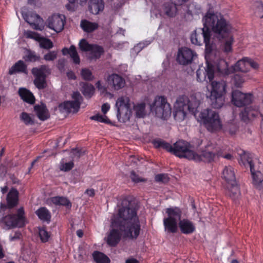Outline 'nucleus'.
I'll return each instance as SVG.
<instances>
[{"instance_id":"nucleus-1","label":"nucleus","mask_w":263,"mask_h":263,"mask_svg":"<svg viewBox=\"0 0 263 263\" xmlns=\"http://www.w3.org/2000/svg\"><path fill=\"white\" fill-rule=\"evenodd\" d=\"M112 229L106 242L111 247L119 242L122 234L124 238L136 239L139 235L140 224L137 215V209L127 200H123L118 212L111 219Z\"/></svg>"},{"instance_id":"nucleus-2","label":"nucleus","mask_w":263,"mask_h":263,"mask_svg":"<svg viewBox=\"0 0 263 263\" xmlns=\"http://www.w3.org/2000/svg\"><path fill=\"white\" fill-rule=\"evenodd\" d=\"M205 26L211 28L213 35L219 42L220 49L228 54L232 51L234 28L230 22L220 13L208 12L203 17Z\"/></svg>"},{"instance_id":"nucleus-3","label":"nucleus","mask_w":263,"mask_h":263,"mask_svg":"<svg viewBox=\"0 0 263 263\" xmlns=\"http://www.w3.org/2000/svg\"><path fill=\"white\" fill-rule=\"evenodd\" d=\"M165 212L167 216L163 218V222L164 231L167 233H176L178 227L183 234H191L196 231L195 224L192 221L187 218L181 219L182 211L180 208H167Z\"/></svg>"},{"instance_id":"nucleus-4","label":"nucleus","mask_w":263,"mask_h":263,"mask_svg":"<svg viewBox=\"0 0 263 263\" xmlns=\"http://www.w3.org/2000/svg\"><path fill=\"white\" fill-rule=\"evenodd\" d=\"M210 85L206 86L211 106L214 108H221L224 103V95L226 93L227 83L223 80L216 81L213 79L210 82Z\"/></svg>"},{"instance_id":"nucleus-5","label":"nucleus","mask_w":263,"mask_h":263,"mask_svg":"<svg viewBox=\"0 0 263 263\" xmlns=\"http://www.w3.org/2000/svg\"><path fill=\"white\" fill-rule=\"evenodd\" d=\"M210 133H216L220 131L223 127L219 114L215 110L207 108L202 110L197 118Z\"/></svg>"},{"instance_id":"nucleus-6","label":"nucleus","mask_w":263,"mask_h":263,"mask_svg":"<svg viewBox=\"0 0 263 263\" xmlns=\"http://www.w3.org/2000/svg\"><path fill=\"white\" fill-rule=\"evenodd\" d=\"M202 22H203L202 21ZM204 27L196 29L191 35V41L192 44L196 45H201L205 44V53L207 54L211 53L213 50V45L210 42L211 28L205 26L203 22Z\"/></svg>"},{"instance_id":"nucleus-7","label":"nucleus","mask_w":263,"mask_h":263,"mask_svg":"<svg viewBox=\"0 0 263 263\" xmlns=\"http://www.w3.org/2000/svg\"><path fill=\"white\" fill-rule=\"evenodd\" d=\"M173 154L179 158H185L197 162L202 159L199 154L191 149L190 143L184 140H179L173 144Z\"/></svg>"},{"instance_id":"nucleus-8","label":"nucleus","mask_w":263,"mask_h":263,"mask_svg":"<svg viewBox=\"0 0 263 263\" xmlns=\"http://www.w3.org/2000/svg\"><path fill=\"white\" fill-rule=\"evenodd\" d=\"M152 111L160 118L166 119L171 114V107L167 99L163 96H157L151 105Z\"/></svg>"},{"instance_id":"nucleus-9","label":"nucleus","mask_w":263,"mask_h":263,"mask_svg":"<svg viewBox=\"0 0 263 263\" xmlns=\"http://www.w3.org/2000/svg\"><path fill=\"white\" fill-rule=\"evenodd\" d=\"M116 107L119 121L123 123L128 121L132 115L129 98L126 96L119 98L116 101Z\"/></svg>"},{"instance_id":"nucleus-10","label":"nucleus","mask_w":263,"mask_h":263,"mask_svg":"<svg viewBox=\"0 0 263 263\" xmlns=\"http://www.w3.org/2000/svg\"><path fill=\"white\" fill-rule=\"evenodd\" d=\"M24 211L23 208L18 209L16 214L8 215L1 220V223L5 226L4 228L11 229L15 227L21 228L26 224Z\"/></svg>"},{"instance_id":"nucleus-11","label":"nucleus","mask_w":263,"mask_h":263,"mask_svg":"<svg viewBox=\"0 0 263 263\" xmlns=\"http://www.w3.org/2000/svg\"><path fill=\"white\" fill-rule=\"evenodd\" d=\"M242 159L246 161L250 166L253 184L257 189L260 190L263 182V175L260 171H256L254 167V164L259 162V160L257 158H254L253 155L250 153H245Z\"/></svg>"},{"instance_id":"nucleus-12","label":"nucleus","mask_w":263,"mask_h":263,"mask_svg":"<svg viewBox=\"0 0 263 263\" xmlns=\"http://www.w3.org/2000/svg\"><path fill=\"white\" fill-rule=\"evenodd\" d=\"M31 72L35 79L34 84L39 89H43L47 86V75L50 72V69L47 65H41L39 67H34Z\"/></svg>"},{"instance_id":"nucleus-13","label":"nucleus","mask_w":263,"mask_h":263,"mask_svg":"<svg viewBox=\"0 0 263 263\" xmlns=\"http://www.w3.org/2000/svg\"><path fill=\"white\" fill-rule=\"evenodd\" d=\"M79 46L81 50L89 52L88 58L90 60L100 58L104 52L102 46L97 44H90L85 39H82L79 42Z\"/></svg>"},{"instance_id":"nucleus-14","label":"nucleus","mask_w":263,"mask_h":263,"mask_svg":"<svg viewBox=\"0 0 263 263\" xmlns=\"http://www.w3.org/2000/svg\"><path fill=\"white\" fill-rule=\"evenodd\" d=\"M73 101L64 102L59 105V109L64 112H76L78 111L82 97L78 91L74 92L72 96Z\"/></svg>"},{"instance_id":"nucleus-15","label":"nucleus","mask_w":263,"mask_h":263,"mask_svg":"<svg viewBox=\"0 0 263 263\" xmlns=\"http://www.w3.org/2000/svg\"><path fill=\"white\" fill-rule=\"evenodd\" d=\"M253 101V95L250 93H244L239 90L232 93V102L237 107H241L251 104Z\"/></svg>"},{"instance_id":"nucleus-16","label":"nucleus","mask_w":263,"mask_h":263,"mask_svg":"<svg viewBox=\"0 0 263 263\" xmlns=\"http://www.w3.org/2000/svg\"><path fill=\"white\" fill-rule=\"evenodd\" d=\"M214 69L213 65L207 62L205 67L199 68L196 71L197 81L199 82H211L214 79Z\"/></svg>"},{"instance_id":"nucleus-17","label":"nucleus","mask_w":263,"mask_h":263,"mask_svg":"<svg viewBox=\"0 0 263 263\" xmlns=\"http://www.w3.org/2000/svg\"><path fill=\"white\" fill-rule=\"evenodd\" d=\"M196 55V53L190 49L182 47L178 50L176 61L181 65H189L192 62L194 58Z\"/></svg>"},{"instance_id":"nucleus-18","label":"nucleus","mask_w":263,"mask_h":263,"mask_svg":"<svg viewBox=\"0 0 263 263\" xmlns=\"http://www.w3.org/2000/svg\"><path fill=\"white\" fill-rule=\"evenodd\" d=\"M22 16L32 28L36 30H42L44 29V20L38 14L34 13L29 14L22 13Z\"/></svg>"},{"instance_id":"nucleus-19","label":"nucleus","mask_w":263,"mask_h":263,"mask_svg":"<svg viewBox=\"0 0 263 263\" xmlns=\"http://www.w3.org/2000/svg\"><path fill=\"white\" fill-rule=\"evenodd\" d=\"M185 101L186 102V100L184 97H178L174 105V117L175 119L178 122L184 120L186 116L187 111L183 105Z\"/></svg>"},{"instance_id":"nucleus-20","label":"nucleus","mask_w":263,"mask_h":263,"mask_svg":"<svg viewBox=\"0 0 263 263\" xmlns=\"http://www.w3.org/2000/svg\"><path fill=\"white\" fill-rule=\"evenodd\" d=\"M65 23V17L62 14H54L47 20L48 27L56 32H60L63 30Z\"/></svg>"},{"instance_id":"nucleus-21","label":"nucleus","mask_w":263,"mask_h":263,"mask_svg":"<svg viewBox=\"0 0 263 263\" xmlns=\"http://www.w3.org/2000/svg\"><path fill=\"white\" fill-rule=\"evenodd\" d=\"M26 37L33 39L40 42L41 48L49 49L53 47L52 42L49 40L40 36V35L32 31H27L24 33Z\"/></svg>"},{"instance_id":"nucleus-22","label":"nucleus","mask_w":263,"mask_h":263,"mask_svg":"<svg viewBox=\"0 0 263 263\" xmlns=\"http://www.w3.org/2000/svg\"><path fill=\"white\" fill-rule=\"evenodd\" d=\"M108 86L116 90H119L123 88L125 84L124 79L117 74H111L109 75L107 80Z\"/></svg>"},{"instance_id":"nucleus-23","label":"nucleus","mask_w":263,"mask_h":263,"mask_svg":"<svg viewBox=\"0 0 263 263\" xmlns=\"http://www.w3.org/2000/svg\"><path fill=\"white\" fill-rule=\"evenodd\" d=\"M259 114V106L256 105L246 107L240 114L241 119L247 122L251 118H254Z\"/></svg>"},{"instance_id":"nucleus-24","label":"nucleus","mask_w":263,"mask_h":263,"mask_svg":"<svg viewBox=\"0 0 263 263\" xmlns=\"http://www.w3.org/2000/svg\"><path fill=\"white\" fill-rule=\"evenodd\" d=\"M179 97H184L185 98L186 102L185 101V102H184L185 103L183 104L184 106L185 107L187 111H189L192 114L196 116L197 109L200 104L199 101L193 96L191 97L190 99L184 95L180 96Z\"/></svg>"},{"instance_id":"nucleus-25","label":"nucleus","mask_w":263,"mask_h":263,"mask_svg":"<svg viewBox=\"0 0 263 263\" xmlns=\"http://www.w3.org/2000/svg\"><path fill=\"white\" fill-rule=\"evenodd\" d=\"M215 67L217 72L222 76H228L233 73L232 66L229 68L228 63L223 59L216 60Z\"/></svg>"},{"instance_id":"nucleus-26","label":"nucleus","mask_w":263,"mask_h":263,"mask_svg":"<svg viewBox=\"0 0 263 263\" xmlns=\"http://www.w3.org/2000/svg\"><path fill=\"white\" fill-rule=\"evenodd\" d=\"M211 146L208 145L206 147V149L203 151L201 155H199L201 157V159L199 161H203L207 162H210L214 160L216 156L218 157L221 156L220 154L216 148H214L213 151H211Z\"/></svg>"},{"instance_id":"nucleus-27","label":"nucleus","mask_w":263,"mask_h":263,"mask_svg":"<svg viewBox=\"0 0 263 263\" xmlns=\"http://www.w3.org/2000/svg\"><path fill=\"white\" fill-rule=\"evenodd\" d=\"M222 177L228 185L236 181L234 168L231 166L224 167L222 172Z\"/></svg>"},{"instance_id":"nucleus-28","label":"nucleus","mask_w":263,"mask_h":263,"mask_svg":"<svg viewBox=\"0 0 263 263\" xmlns=\"http://www.w3.org/2000/svg\"><path fill=\"white\" fill-rule=\"evenodd\" d=\"M162 13L169 17H175L177 13L176 5L171 2L164 3L162 7Z\"/></svg>"},{"instance_id":"nucleus-29","label":"nucleus","mask_w":263,"mask_h":263,"mask_svg":"<svg viewBox=\"0 0 263 263\" xmlns=\"http://www.w3.org/2000/svg\"><path fill=\"white\" fill-rule=\"evenodd\" d=\"M104 4L103 0H90L89 10L93 14H98L103 10Z\"/></svg>"},{"instance_id":"nucleus-30","label":"nucleus","mask_w":263,"mask_h":263,"mask_svg":"<svg viewBox=\"0 0 263 263\" xmlns=\"http://www.w3.org/2000/svg\"><path fill=\"white\" fill-rule=\"evenodd\" d=\"M34 109L40 120L45 121L49 117L48 110L45 104L35 105Z\"/></svg>"},{"instance_id":"nucleus-31","label":"nucleus","mask_w":263,"mask_h":263,"mask_svg":"<svg viewBox=\"0 0 263 263\" xmlns=\"http://www.w3.org/2000/svg\"><path fill=\"white\" fill-rule=\"evenodd\" d=\"M62 52L63 55L69 54L73 62L76 64H79L80 62V57L74 45L70 46L69 48H64Z\"/></svg>"},{"instance_id":"nucleus-32","label":"nucleus","mask_w":263,"mask_h":263,"mask_svg":"<svg viewBox=\"0 0 263 263\" xmlns=\"http://www.w3.org/2000/svg\"><path fill=\"white\" fill-rule=\"evenodd\" d=\"M18 94L24 102L30 104H34L35 98L33 94L27 89L20 88L18 90Z\"/></svg>"},{"instance_id":"nucleus-33","label":"nucleus","mask_w":263,"mask_h":263,"mask_svg":"<svg viewBox=\"0 0 263 263\" xmlns=\"http://www.w3.org/2000/svg\"><path fill=\"white\" fill-rule=\"evenodd\" d=\"M228 185L227 187L228 194L233 200H237L240 196V192L236 181Z\"/></svg>"},{"instance_id":"nucleus-34","label":"nucleus","mask_w":263,"mask_h":263,"mask_svg":"<svg viewBox=\"0 0 263 263\" xmlns=\"http://www.w3.org/2000/svg\"><path fill=\"white\" fill-rule=\"evenodd\" d=\"M16 72L27 73V65L24 61L19 60L10 68L9 71L10 74H13Z\"/></svg>"},{"instance_id":"nucleus-35","label":"nucleus","mask_w":263,"mask_h":263,"mask_svg":"<svg viewBox=\"0 0 263 263\" xmlns=\"http://www.w3.org/2000/svg\"><path fill=\"white\" fill-rule=\"evenodd\" d=\"M35 214L39 219L48 223L50 221L51 214L49 211L45 207H41L35 211Z\"/></svg>"},{"instance_id":"nucleus-36","label":"nucleus","mask_w":263,"mask_h":263,"mask_svg":"<svg viewBox=\"0 0 263 263\" xmlns=\"http://www.w3.org/2000/svg\"><path fill=\"white\" fill-rule=\"evenodd\" d=\"M81 27L86 32H91L97 29L99 25L96 22H91L86 20H82L80 24Z\"/></svg>"},{"instance_id":"nucleus-37","label":"nucleus","mask_w":263,"mask_h":263,"mask_svg":"<svg viewBox=\"0 0 263 263\" xmlns=\"http://www.w3.org/2000/svg\"><path fill=\"white\" fill-rule=\"evenodd\" d=\"M18 193L16 189L11 190L7 197V200L8 205L10 207H13L15 206L18 201Z\"/></svg>"},{"instance_id":"nucleus-38","label":"nucleus","mask_w":263,"mask_h":263,"mask_svg":"<svg viewBox=\"0 0 263 263\" xmlns=\"http://www.w3.org/2000/svg\"><path fill=\"white\" fill-rule=\"evenodd\" d=\"M51 201L56 205L65 206L67 208L71 207L70 201L64 197L55 196L50 198Z\"/></svg>"},{"instance_id":"nucleus-39","label":"nucleus","mask_w":263,"mask_h":263,"mask_svg":"<svg viewBox=\"0 0 263 263\" xmlns=\"http://www.w3.org/2000/svg\"><path fill=\"white\" fill-rule=\"evenodd\" d=\"M232 70L233 72L237 71L242 72H246L248 71L249 70L248 64H247L246 58L239 60L234 66H232Z\"/></svg>"},{"instance_id":"nucleus-40","label":"nucleus","mask_w":263,"mask_h":263,"mask_svg":"<svg viewBox=\"0 0 263 263\" xmlns=\"http://www.w3.org/2000/svg\"><path fill=\"white\" fill-rule=\"evenodd\" d=\"M153 143L155 147H162L166 149L167 151L173 154V145H171L170 143L161 139L154 140Z\"/></svg>"},{"instance_id":"nucleus-41","label":"nucleus","mask_w":263,"mask_h":263,"mask_svg":"<svg viewBox=\"0 0 263 263\" xmlns=\"http://www.w3.org/2000/svg\"><path fill=\"white\" fill-rule=\"evenodd\" d=\"M93 257L97 263H109V258L103 253L96 251L93 254Z\"/></svg>"},{"instance_id":"nucleus-42","label":"nucleus","mask_w":263,"mask_h":263,"mask_svg":"<svg viewBox=\"0 0 263 263\" xmlns=\"http://www.w3.org/2000/svg\"><path fill=\"white\" fill-rule=\"evenodd\" d=\"M134 110L137 118H143L145 115V104L141 103L134 106Z\"/></svg>"},{"instance_id":"nucleus-43","label":"nucleus","mask_w":263,"mask_h":263,"mask_svg":"<svg viewBox=\"0 0 263 263\" xmlns=\"http://www.w3.org/2000/svg\"><path fill=\"white\" fill-rule=\"evenodd\" d=\"M94 90L95 88L93 85L87 83H83L82 92L85 97L90 98L93 95Z\"/></svg>"},{"instance_id":"nucleus-44","label":"nucleus","mask_w":263,"mask_h":263,"mask_svg":"<svg viewBox=\"0 0 263 263\" xmlns=\"http://www.w3.org/2000/svg\"><path fill=\"white\" fill-rule=\"evenodd\" d=\"M39 235L43 243L47 242L50 237V234L44 227L39 229Z\"/></svg>"},{"instance_id":"nucleus-45","label":"nucleus","mask_w":263,"mask_h":263,"mask_svg":"<svg viewBox=\"0 0 263 263\" xmlns=\"http://www.w3.org/2000/svg\"><path fill=\"white\" fill-rule=\"evenodd\" d=\"M255 15L260 18L263 17V4L260 2H256L253 6Z\"/></svg>"},{"instance_id":"nucleus-46","label":"nucleus","mask_w":263,"mask_h":263,"mask_svg":"<svg viewBox=\"0 0 263 263\" xmlns=\"http://www.w3.org/2000/svg\"><path fill=\"white\" fill-rule=\"evenodd\" d=\"M74 164L72 161L65 162L64 159H62L60 162L59 168L61 171L67 172L71 170Z\"/></svg>"},{"instance_id":"nucleus-47","label":"nucleus","mask_w":263,"mask_h":263,"mask_svg":"<svg viewBox=\"0 0 263 263\" xmlns=\"http://www.w3.org/2000/svg\"><path fill=\"white\" fill-rule=\"evenodd\" d=\"M20 119L25 125H32L34 123V121L30 115L26 112H23L20 115Z\"/></svg>"},{"instance_id":"nucleus-48","label":"nucleus","mask_w":263,"mask_h":263,"mask_svg":"<svg viewBox=\"0 0 263 263\" xmlns=\"http://www.w3.org/2000/svg\"><path fill=\"white\" fill-rule=\"evenodd\" d=\"M40 57L35 54V52L29 51L24 58V60L27 62H35L39 61Z\"/></svg>"},{"instance_id":"nucleus-49","label":"nucleus","mask_w":263,"mask_h":263,"mask_svg":"<svg viewBox=\"0 0 263 263\" xmlns=\"http://www.w3.org/2000/svg\"><path fill=\"white\" fill-rule=\"evenodd\" d=\"M81 74L82 78L86 81H91L93 79L91 71L88 69H82Z\"/></svg>"},{"instance_id":"nucleus-50","label":"nucleus","mask_w":263,"mask_h":263,"mask_svg":"<svg viewBox=\"0 0 263 263\" xmlns=\"http://www.w3.org/2000/svg\"><path fill=\"white\" fill-rule=\"evenodd\" d=\"M90 119L93 120H96L98 122H100L102 123H109L110 122L108 118L105 115H97L90 117Z\"/></svg>"},{"instance_id":"nucleus-51","label":"nucleus","mask_w":263,"mask_h":263,"mask_svg":"<svg viewBox=\"0 0 263 263\" xmlns=\"http://www.w3.org/2000/svg\"><path fill=\"white\" fill-rule=\"evenodd\" d=\"M200 10L201 9L200 7H196V6L195 4H190L189 6L187 13L191 15H193L199 13Z\"/></svg>"},{"instance_id":"nucleus-52","label":"nucleus","mask_w":263,"mask_h":263,"mask_svg":"<svg viewBox=\"0 0 263 263\" xmlns=\"http://www.w3.org/2000/svg\"><path fill=\"white\" fill-rule=\"evenodd\" d=\"M155 180L158 182L166 183L169 181V177L167 174H160L155 176Z\"/></svg>"},{"instance_id":"nucleus-53","label":"nucleus","mask_w":263,"mask_h":263,"mask_svg":"<svg viewBox=\"0 0 263 263\" xmlns=\"http://www.w3.org/2000/svg\"><path fill=\"white\" fill-rule=\"evenodd\" d=\"M57 57V52L55 51H49L44 56V59L46 61H53Z\"/></svg>"},{"instance_id":"nucleus-54","label":"nucleus","mask_w":263,"mask_h":263,"mask_svg":"<svg viewBox=\"0 0 263 263\" xmlns=\"http://www.w3.org/2000/svg\"><path fill=\"white\" fill-rule=\"evenodd\" d=\"M233 80L236 87H240L245 81L243 78L239 74H235Z\"/></svg>"},{"instance_id":"nucleus-55","label":"nucleus","mask_w":263,"mask_h":263,"mask_svg":"<svg viewBox=\"0 0 263 263\" xmlns=\"http://www.w3.org/2000/svg\"><path fill=\"white\" fill-rule=\"evenodd\" d=\"M130 178L135 183L144 182L145 180L144 179L141 178L138 175H136L134 171L131 172Z\"/></svg>"},{"instance_id":"nucleus-56","label":"nucleus","mask_w":263,"mask_h":263,"mask_svg":"<svg viewBox=\"0 0 263 263\" xmlns=\"http://www.w3.org/2000/svg\"><path fill=\"white\" fill-rule=\"evenodd\" d=\"M246 60L247 61V64H248L249 70L250 67L254 69H257L258 67V64L252 59L246 58Z\"/></svg>"},{"instance_id":"nucleus-57","label":"nucleus","mask_w":263,"mask_h":263,"mask_svg":"<svg viewBox=\"0 0 263 263\" xmlns=\"http://www.w3.org/2000/svg\"><path fill=\"white\" fill-rule=\"evenodd\" d=\"M21 236H22V234L20 231H15L13 234H11L10 235L9 240L11 241H14L16 240H18V239H21Z\"/></svg>"},{"instance_id":"nucleus-58","label":"nucleus","mask_w":263,"mask_h":263,"mask_svg":"<svg viewBox=\"0 0 263 263\" xmlns=\"http://www.w3.org/2000/svg\"><path fill=\"white\" fill-rule=\"evenodd\" d=\"M73 153L75 157L80 158L81 156L84 154L85 152L84 151H82V149L77 148L73 150Z\"/></svg>"},{"instance_id":"nucleus-59","label":"nucleus","mask_w":263,"mask_h":263,"mask_svg":"<svg viewBox=\"0 0 263 263\" xmlns=\"http://www.w3.org/2000/svg\"><path fill=\"white\" fill-rule=\"evenodd\" d=\"M109 108H110L109 104L107 103H104L102 105L101 110H102V112L105 115L109 110Z\"/></svg>"},{"instance_id":"nucleus-60","label":"nucleus","mask_w":263,"mask_h":263,"mask_svg":"<svg viewBox=\"0 0 263 263\" xmlns=\"http://www.w3.org/2000/svg\"><path fill=\"white\" fill-rule=\"evenodd\" d=\"M67 76L69 79L75 80L76 79V77L75 74L72 71H70L67 72Z\"/></svg>"},{"instance_id":"nucleus-61","label":"nucleus","mask_w":263,"mask_h":263,"mask_svg":"<svg viewBox=\"0 0 263 263\" xmlns=\"http://www.w3.org/2000/svg\"><path fill=\"white\" fill-rule=\"evenodd\" d=\"M85 193L87 194L90 197H93L95 195V190L92 189H87L85 191Z\"/></svg>"},{"instance_id":"nucleus-62","label":"nucleus","mask_w":263,"mask_h":263,"mask_svg":"<svg viewBox=\"0 0 263 263\" xmlns=\"http://www.w3.org/2000/svg\"><path fill=\"white\" fill-rule=\"evenodd\" d=\"M97 88L100 90L104 91L105 88L101 85V81H98L96 84Z\"/></svg>"},{"instance_id":"nucleus-63","label":"nucleus","mask_w":263,"mask_h":263,"mask_svg":"<svg viewBox=\"0 0 263 263\" xmlns=\"http://www.w3.org/2000/svg\"><path fill=\"white\" fill-rule=\"evenodd\" d=\"M10 179H11L12 183L14 184L18 183L19 182L18 179L17 178H16L14 175L11 176Z\"/></svg>"},{"instance_id":"nucleus-64","label":"nucleus","mask_w":263,"mask_h":263,"mask_svg":"<svg viewBox=\"0 0 263 263\" xmlns=\"http://www.w3.org/2000/svg\"><path fill=\"white\" fill-rule=\"evenodd\" d=\"M126 263H139V262L136 259L129 258L126 260Z\"/></svg>"}]
</instances>
